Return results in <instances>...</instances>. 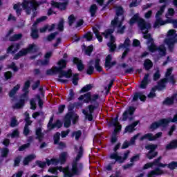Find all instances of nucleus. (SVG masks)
Returning a JSON list of instances; mask_svg holds the SVG:
<instances>
[{
    "label": "nucleus",
    "mask_w": 177,
    "mask_h": 177,
    "mask_svg": "<svg viewBox=\"0 0 177 177\" xmlns=\"http://www.w3.org/2000/svg\"><path fill=\"white\" fill-rule=\"evenodd\" d=\"M159 167L160 168H165V167H168V169L171 170H174L177 169V162L172 161L169 162V164H163L160 162H159Z\"/></svg>",
    "instance_id": "c756f323"
},
{
    "label": "nucleus",
    "mask_w": 177,
    "mask_h": 177,
    "mask_svg": "<svg viewBox=\"0 0 177 177\" xmlns=\"http://www.w3.org/2000/svg\"><path fill=\"white\" fill-rule=\"evenodd\" d=\"M135 111H136V108L134 106H129L127 110L124 111L123 112V115H122V118H120V120L122 122H126L127 120L129 121H133L134 118L133 117H129L132 116L135 113Z\"/></svg>",
    "instance_id": "f8f14e48"
},
{
    "label": "nucleus",
    "mask_w": 177,
    "mask_h": 177,
    "mask_svg": "<svg viewBox=\"0 0 177 177\" xmlns=\"http://www.w3.org/2000/svg\"><path fill=\"white\" fill-rule=\"evenodd\" d=\"M171 23H177V19H172L169 18L168 19L163 21L160 17L156 18V21L153 24V28H157L160 26H165V24H171Z\"/></svg>",
    "instance_id": "2eb2a0df"
},
{
    "label": "nucleus",
    "mask_w": 177,
    "mask_h": 177,
    "mask_svg": "<svg viewBox=\"0 0 177 177\" xmlns=\"http://www.w3.org/2000/svg\"><path fill=\"white\" fill-rule=\"evenodd\" d=\"M165 5L160 6V8L159 9V10H158V12H156V18H160V16H162V15L165 12Z\"/></svg>",
    "instance_id": "4d7b16f0"
},
{
    "label": "nucleus",
    "mask_w": 177,
    "mask_h": 177,
    "mask_svg": "<svg viewBox=\"0 0 177 177\" xmlns=\"http://www.w3.org/2000/svg\"><path fill=\"white\" fill-rule=\"evenodd\" d=\"M114 127L115 128H114V131L112 132V136H111V144H115V142H117L118 138H117V134L118 133H120V131H121V124H118L116 126H112Z\"/></svg>",
    "instance_id": "b1692460"
},
{
    "label": "nucleus",
    "mask_w": 177,
    "mask_h": 177,
    "mask_svg": "<svg viewBox=\"0 0 177 177\" xmlns=\"http://www.w3.org/2000/svg\"><path fill=\"white\" fill-rule=\"evenodd\" d=\"M30 80H27L26 81V82H24V86L23 87V92H24V93L21 95V97L23 98H28V88H30Z\"/></svg>",
    "instance_id": "f704fd0d"
},
{
    "label": "nucleus",
    "mask_w": 177,
    "mask_h": 177,
    "mask_svg": "<svg viewBox=\"0 0 177 177\" xmlns=\"http://www.w3.org/2000/svg\"><path fill=\"white\" fill-rule=\"evenodd\" d=\"M49 63L48 59H45L44 60L41 59H37L36 62V66L42 65V66H46Z\"/></svg>",
    "instance_id": "5fc2aeb1"
},
{
    "label": "nucleus",
    "mask_w": 177,
    "mask_h": 177,
    "mask_svg": "<svg viewBox=\"0 0 177 177\" xmlns=\"http://www.w3.org/2000/svg\"><path fill=\"white\" fill-rule=\"evenodd\" d=\"M35 164H36V166L39 167V168H42V169L48 166V163L43 162L41 160H36Z\"/></svg>",
    "instance_id": "bf43d9fd"
},
{
    "label": "nucleus",
    "mask_w": 177,
    "mask_h": 177,
    "mask_svg": "<svg viewBox=\"0 0 177 177\" xmlns=\"http://www.w3.org/2000/svg\"><path fill=\"white\" fill-rule=\"evenodd\" d=\"M62 126H64V123H62V121H60V120H57L55 121V123H48L47 124V127L48 129L51 131L55 128L57 129H60L62 128Z\"/></svg>",
    "instance_id": "bb28decb"
},
{
    "label": "nucleus",
    "mask_w": 177,
    "mask_h": 177,
    "mask_svg": "<svg viewBox=\"0 0 177 177\" xmlns=\"http://www.w3.org/2000/svg\"><path fill=\"white\" fill-rule=\"evenodd\" d=\"M9 126L12 128H14V127L18 126V121L17 120V118L12 117L10 119V124H9Z\"/></svg>",
    "instance_id": "0e129e2a"
},
{
    "label": "nucleus",
    "mask_w": 177,
    "mask_h": 177,
    "mask_svg": "<svg viewBox=\"0 0 177 177\" xmlns=\"http://www.w3.org/2000/svg\"><path fill=\"white\" fill-rule=\"evenodd\" d=\"M18 90H19V84H17V86L12 88V90L9 91V97L12 98L15 96V94H17Z\"/></svg>",
    "instance_id": "c03bdc74"
},
{
    "label": "nucleus",
    "mask_w": 177,
    "mask_h": 177,
    "mask_svg": "<svg viewBox=\"0 0 177 177\" xmlns=\"http://www.w3.org/2000/svg\"><path fill=\"white\" fill-rule=\"evenodd\" d=\"M129 46H130V39L129 38H126L124 39V42L123 44H120V45H118V49L126 48V49H124V51L123 52V54L122 55V59H124L126 57V56H127V54L129 53V51L130 50L129 49Z\"/></svg>",
    "instance_id": "6ab92c4d"
},
{
    "label": "nucleus",
    "mask_w": 177,
    "mask_h": 177,
    "mask_svg": "<svg viewBox=\"0 0 177 177\" xmlns=\"http://www.w3.org/2000/svg\"><path fill=\"white\" fill-rule=\"evenodd\" d=\"M172 74V67L168 68V69H166V72L165 73V78L163 79H168L171 78V77H174V75H171ZM174 80H175V78H174Z\"/></svg>",
    "instance_id": "8fccbe9b"
},
{
    "label": "nucleus",
    "mask_w": 177,
    "mask_h": 177,
    "mask_svg": "<svg viewBox=\"0 0 177 177\" xmlns=\"http://www.w3.org/2000/svg\"><path fill=\"white\" fill-rule=\"evenodd\" d=\"M177 97V93H174L171 96V97H166L165 100L162 102L163 105L166 106H171L174 104V101L175 100V97Z\"/></svg>",
    "instance_id": "2f4dec72"
},
{
    "label": "nucleus",
    "mask_w": 177,
    "mask_h": 177,
    "mask_svg": "<svg viewBox=\"0 0 177 177\" xmlns=\"http://www.w3.org/2000/svg\"><path fill=\"white\" fill-rule=\"evenodd\" d=\"M99 98H100V97L99 96V94L91 95V93L88 92V93H86V94L81 95L78 97V100L83 101L84 103H86V104H88V103L92 104L90 105L99 106V102L97 101V100H99Z\"/></svg>",
    "instance_id": "423d86ee"
},
{
    "label": "nucleus",
    "mask_w": 177,
    "mask_h": 177,
    "mask_svg": "<svg viewBox=\"0 0 177 177\" xmlns=\"http://www.w3.org/2000/svg\"><path fill=\"white\" fill-rule=\"evenodd\" d=\"M35 135H36L35 139L39 142H42L44 137L45 136V134L42 133V128L41 127H37V129H36Z\"/></svg>",
    "instance_id": "72a5a7b5"
},
{
    "label": "nucleus",
    "mask_w": 177,
    "mask_h": 177,
    "mask_svg": "<svg viewBox=\"0 0 177 177\" xmlns=\"http://www.w3.org/2000/svg\"><path fill=\"white\" fill-rule=\"evenodd\" d=\"M145 95L142 94L141 92H136L133 95V98H132V102H136L138 100H141V102H144L147 100Z\"/></svg>",
    "instance_id": "7c9ffc66"
},
{
    "label": "nucleus",
    "mask_w": 177,
    "mask_h": 177,
    "mask_svg": "<svg viewBox=\"0 0 177 177\" xmlns=\"http://www.w3.org/2000/svg\"><path fill=\"white\" fill-rule=\"evenodd\" d=\"M20 47L21 45L19 43L12 44L6 49V54L15 55V53H17V52H18L19 50Z\"/></svg>",
    "instance_id": "4be33fe9"
},
{
    "label": "nucleus",
    "mask_w": 177,
    "mask_h": 177,
    "mask_svg": "<svg viewBox=\"0 0 177 177\" xmlns=\"http://www.w3.org/2000/svg\"><path fill=\"white\" fill-rule=\"evenodd\" d=\"M67 4H68V1H66L64 2H55L53 1L51 6L55 8L59 9L61 11L66 10L67 8Z\"/></svg>",
    "instance_id": "393cba45"
},
{
    "label": "nucleus",
    "mask_w": 177,
    "mask_h": 177,
    "mask_svg": "<svg viewBox=\"0 0 177 177\" xmlns=\"http://www.w3.org/2000/svg\"><path fill=\"white\" fill-rule=\"evenodd\" d=\"M45 163H47L48 166H50V165H54V166H57L59 164H60V160L59 159H57V158H51V160H49V159L46 158L45 160Z\"/></svg>",
    "instance_id": "58836bf2"
},
{
    "label": "nucleus",
    "mask_w": 177,
    "mask_h": 177,
    "mask_svg": "<svg viewBox=\"0 0 177 177\" xmlns=\"http://www.w3.org/2000/svg\"><path fill=\"white\" fill-rule=\"evenodd\" d=\"M36 53H37V46H36V45L34 44H28V47L21 49L19 51H18V53L14 55V60H18L21 57H24L28 54Z\"/></svg>",
    "instance_id": "0eeeda50"
},
{
    "label": "nucleus",
    "mask_w": 177,
    "mask_h": 177,
    "mask_svg": "<svg viewBox=\"0 0 177 177\" xmlns=\"http://www.w3.org/2000/svg\"><path fill=\"white\" fill-rule=\"evenodd\" d=\"M160 160H162V156H159V158L154 159L151 162H148L144 165L142 169L146 170L153 167H158V168H160L159 167V162Z\"/></svg>",
    "instance_id": "5701e85b"
},
{
    "label": "nucleus",
    "mask_w": 177,
    "mask_h": 177,
    "mask_svg": "<svg viewBox=\"0 0 177 177\" xmlns=\"http://www.w3.org/2000/svg\"><path fill=\"white\" fill-rule=\"evenodd\" d=\"M25 103H26V100L19 99V101L18 102L15 103V104L12 106V109H23V107L24 106Z\"/></svg>",
    "instance_id": "4c0bfd02"
},
{
    "label": "nucleus",
    "mask_w": 177,
    "mask_h": 177,
    "mask_svg": "<svg viewBox=\"0 0 177 177\" xmlns=\"http://www.w3.org/2000/svg\"><path fill=\"white\" fill-rule=\"evenodd\" d=\"M93 63H95V66H93L95 69H96V71L101 73L102 72V66H100V59L96 58L95 61H93Z\"/></svg>",
    "instance_id": "79ce46f5"
},
{
    "label": "nucleus",
    "mask_w": 177,
    "mask_h": 177,
    "mask_svg": "<svg viewBox=\"0 0 177 177\" xmlns=\"http://www.w3.org/2000/svg\"><path fill=\"white\" fill-rule=\"evenodd\" d=\"M161 137H162V132L156 133L154 136H153V133H148L141 136V138H140V140L143 141L145 140H147L148 141L153 142Z\"/></svg>",
    "instance_id": "f3484780"
},
{
    "label": "nucleus",
    "mask_w": 177,
    "mask_h": 177,
    "mask_svg": "<svg viewBox=\"0 0 177 177\" xmlns=\"http://www.w3.org/2000/svg\"><path fill=\"white\" fill-rule=\"evenodd\" d=\"M164 172L163 170H162L159 167H156L154 169L150 171L149 173L147 174V177H153L154 176H161L163 175Z\"/></svg>",
    "instance_id": "c85d7f7f"
},
{
    "label": "nucleus",
    "mask_w": 177,
    "mask_h": 177,
    "mask_svg": "<svg viewBox=\"0 0 177 177\" xmlns=\"http://www.w3.org/2000/svg\"><path fill=\"white\" fill-rule=\"evenodd\" d=\"M97 10L98 8L96 4H91V6H90V8L88 9V13H90V17H95Z\"/></svg>",
    "instance_id": "c9c22d12"
},
{
    "label": "nucleus",
    "mask_w": 177,
    "mask_h": 177,
    "mask_svg": "<svg viewBox=\"0 0 177 177\" xmlns=\"http://www.w3.org/2000/svg\"><path fill=\"white\" fill-rule=\"evenodd\" d=\"M91 64H93V59L88 62V66L87 67V75H93V73L95 72V68Z\"/></svg>",
    "instance_id": "de8ad7c7"
},
{
    "label": "nucleus",
    "mask_w": 177,
    "mask_h": 177,
    "mask_svg": "<svg viewBox=\"0 0 177 177\" xmlns=\"http://www.w3.org/2000/svg\"><path fill=\"white\" fill-rule=\"evenodd\" d=\"M67 61L66 59H60L57 65L59 66H53L51 69L46 70V74L48 76H53L59 74V79H62L64 77L66 79H69L72 77V70L69 69L68 71H65L63 69L66 68Z\"/></svg>",
    "instance_id": "f257e3e1"
},
{
    "label": "nucleus",
    "mask_w": 177,
    "mask_h": 177,
    "mask_svg": "<svg viewBox=\"0 0 177 177\" xmlns=\"http://www.w3.org/2000/svg\"><path fill=\"white\" fill-rule=\"evenodd\" d=\"M160 121L167 122L168 124H169L170 122H172V123L177 122V115H174V118H172V119H171L169 118H164V119L159 120V121H158V122H160Z\"/></svg>",
    "instance_id": "09e8293b"
},
{
    "label": "nucleus",
    "mask_w": 177,
    "mask_h": 177,
    "mask_svg": "<svg viewBox=\"0 0 177 177\" xmlns=\"http://www.w3.org/2000/svg\"><path fill=\"white\" fill-rule=\"evenodd\" d=\"M177 148V140H174L169 142V144L166 145V150H171Z\"/></svg>",
    "instance_id": "a19ab883"
},
{
    "label": "nucleus",
    "mask_w": 177,
    "mask_h": 177,
    "mask_svg": "<svg viewBox=\"0 0 177 177\" xmlns=\"http://www.w3.org/2000/svg\"><path fill=\"white\" fill-rule=\"evenodd\" d=\"M1 157L3 158H6L8 157V155L9 154V149L5 147L1 148Z\"/></svg>",
    "instance_id": "13d9d810"
},
{
    "label": "nucleus",
    "mask_w": 177,
    "mask_h": 177,
    "mask_svg": "<svg viewBox=\"0 0 177 177\" xmlns=\"http://www.w3.org/2000/svg\"><path fill=\"white\" fill-rule=\"evenodd\" d=\"M142 34V38H144V39H147V45H150L148 46V51H150V53H154L157 50H159V47H157L156 44H154V40L153 39V37H151V35L150 33L144 32Z\"/></svg>",
    "instance_id": "9b49d317"
},
{
    "label": "nucleus",
    "mask_w": 177,
    "mask_h": 177,
    "mask_svg": "<svg viewBox=\"0 0 177 177\" xmlns=\"http://www.w3.org/2000/svg\"><path fill=\"white\" fill-rule=\"evenodd\" d=\"M84 154V148L80 146L77 157H75V160L72 162V169L71 172L64 174L66 177H73V176H80L81 171H82V163L78 164V161L81 160Z\"/></svg>",
    "instance_id": "7ed1b4c3"
},
{
    "label": "nucleus",
    "mask_w": 177,
    "mask_h": 177,
    "mask_svg": "<svg viewBox=\"0 0 177 177\" xmlns=\"http://www.w3.org/2000/svg\"><path fill=\"white\" fill-rule=\"evenodd\" d=\"M64 20L63 19H60V21H59V24L57 25V30H59V31L62 32L63 31L64 28Z\"/></svg>",
    "instance_id": "e2e57ef3"
},
{
    "label": "nucleus",
    "mask_w": 177,
    "mask_h": 177,
    "mask_svg": "<svg viewBox=\"0 0 177 177\" xmlns=\"http://www.w3.org/2000/svg\"><path fill=\"white\" fill-rule=\"evenodd\" d=\"M93 88V86L91 84H86V86H84L81 90H80V93H87L91 90Z\"/></svg>",
    "instance_id": "3c124183"
},
{
    "label": "nucleus",
    "mask_w": 177,
    "mask_h": 177,
    "mask_svg": "<svg viewBox=\"0 0 177 177\" xmlns=\"http://www.w3.org/2000/svg\"><path fill=\"white\" fill-rule=\"evenodd\" d=\"M79 116L73 112H68L64 115V128L67 129L71 127V122L75 124L78 122Z\"/></svg>",
    "instance_id": "9d476101"
},
{
    "label": "nucleus",
    "mask_w": 177,
    "mask_h": 177,
    "mask_svg": "<svg viewBox=\"0 0 177 177\" xmlns=\"http://www.w3.org/2000/svg\"><path fill=\"white\" fill-rule=\"evenodd\" d=\"M24 116L26 118H24V121H26V125L24 127H28V126L31 125V120H30V115L28 112L24 113Z\"/></svg>",
    "instance_id": "603ef678"
},
{
    "label": "nucleus",
    "mask_w": 177,
    "mask_h": 177,
    "mask_svg": "<svg viewBox=\"0 0 177 177\" xmlns=\"http://www.w3.org/2000/svg\"><path fill=\"white\" fill-rule=\"evenodd\" d=\"M136 23L138 24V27L140 28V30H141V31L145 30L147 34H148V30L151 28L150 23H147L144 19L139 17V14L138 13L133 15V16L129 20V25L130 26H133Z\"/></svg>",
    "instance_id": "20e7f679"
},
{
    "label": "nucleus",
    "mask_w": 177,
    "mask_h": 177,
    "mask_svg": "<svg viewBox=\"0 0 177 177\" xmlns=\"http://www.w3.org/2000/svg\"><path fill=\"white\" fill-rule=\"evenodd\" d=\"M93 34H95V35L96 36V39H97V41L100 43L102 41V35L99 34V30L96 27H93Z\"/></svg>",
    "instance_id": "49530a36"
},
{
    "label": "nucleus",
    "mask_w": 177,
    "mask_h": 177,
    "mask_svg": "<svg viewBox=\"0 0 177 177\" xmlns=\"http://www.w3.org/2000/svg\"><path fill=\"white\" fill-rule=\"evenodd\" d=\"M88 112L82 109V114L86 115V118L90 122L93 121V113H95V111L99 109V106L96 105H88Z\"/></svg>",
    "instance_id": "dca6fc26"
},
{
    "label": "nucleus",
    "mask_w": 177,
    "mask_h": 177,
    "mask_svg": "<svg viewBox=\"0 0 177 177\" xmlns=\"http://www.w3.org/2000/svg\"><path fill=\"white\" fill-rule=\"evenodd\" d=\"M167 37L165 39V44L168 46V50L172 53L174 51V44L177 42V35L175 34V30H169Z\"/></svg>",
    "instance_id": "6e6552de"
},
{
    "label": "nucleus",
    "mask_w": 177,
    "mask_h": 177,
    "mask_svg": "<svg viewBox=\"0 0 177 177\" xmlns=\"http://www.w3.org/2000/svg\"><path fill=\"white\" fill-rule=\"evenodd\" d=\"M21 38H23V34H15L9 37V41L15 42L21 40Z\"/></svg>",
    "instance_id": "ea45409f"
},
{
    "label": "nucleus",
    "mask_w": 177,
    "mask_h": 177,
    "mask_svg": "<svg viewBox=\"0 0 177 177\" xmlns=\"http://www.w3.org/2000/svg\"><path fill=\"white\" fill-rule=\"evenodd\" d=\"M106 46L109 48V53H114L115 49H117V45L115 44L108 43Z\"/></svg>",
    "instance_id": "052dcab7"
},
{
    "label": "nucleus",
    "mask_w": 177,
    "mask_h": 177,
    "mask_svg": "<svg viewBox=\"0 0 177 177\" xmlns=\"http://www.w3.org/2000/svg\"><path fill=\"white\" fill-rule=\"evenodd\" d=\"M156 149L157 145H148L145 146V149L149 150L148 152H147V154H145V157L148 160H153V158H156L158 154L157 151H155Z\"/></svg>",
    "instance_id": "ddd939ff"
},
{
    "label": "nucleus",
    "mask_w": 177,
    "mask_h": 177,
    "mask_svg": "<svg viewBox=\"0 0 177 177\" xmlns=\"http://www.w3.org/2000/svg\"><path fill=\"white\" fill-rule=\"evenodd\" d=\"M75 98V93L73 92V89L71 88L69 90V95H68V98L66 99V101L68 102H71Z\"/></svg>",
    "instance_id": "6e6d98bb"
},
{
    "label": "nucleus",
    "mask_w": 177,
    "mask_h": 177,
    "mask_svg": "<svg viewBox=\"0 0 177 177\" xmlns=\"http://www.w3.org/2000/svg\"><path fill=\"white\" fill-rule=\"evenodd\" d=\"M82 135V133L81 131H77L72 132V137H75V140H80V138H81V136Z\"/></svg>",
    "instance_id": "864d4df0"
},
{
    "label": "nucleus",
    "mask_w": 177,
    "mask_h": 177,
    "mask_svg": "<svg viewBox=\"0 0 177 177\" xmlns=\"http://www.w3.org/2000/svg\"><path fill=\"white\" fill-rule=\"evenodd\" d=\"M150 74L147 73L142 77V80L141 81V84H140V88L145 89L149 84H150Z\"/></svg>",
    "instance_id": "a878e982"
},
{
    "label": "nucleus",
    "mask_w": 177,
    "mask_h": 177,
    "mask_svg": "<svg viewBox=\"0 0 177 177\" xmlns=\"http://www.w3.org/2000/svg\"><path fill=\"white\" fill-rule=\"evenodd\" d=\"M67 158V153L66 152H62L60 156H59V160H60V165H64L66 162V160Z\"/></svg>",
    "instance_id": "a18cd8bd"
},
{
    "label": "nucleus",
    "mask_w": 177,
    "mask_h": 177,
    "mask_svg": "<svg viewBox=\"0 0 177 177\" xmlns=\"http://www.w3.org/2000/svg\"><path fill=\"white\" fill-rule=\"evenodd\" d=\"M35 159V155L34 154H30L27 156V157L24 158V160H23V164L24 166L28 165V163L33 160Z\"/></svg>",
    "instance_id": "37998d69"
},
{
    "label": "nucleus",
    "mask_w": 177,
    "mask_h": 177,
    "mask_svg": "<svg viewBox=\"0 0 177 177\" xmlns=\"http://www.w3.org/2000/svg\"><path fill=\"white\" fill-rule=\"evenodd\" d=\"M124 21V10L123 7L117 6L115 8V17L114 19L111 21V26L113 28H118L117 32L118 34H124V30L126 26H123V22Z\"/></svg>",
    "instance_id": "f03ea898"
},
{
    "label": "nucleus",
    "mask_w": 177,
    "mask_h": 177,
    "mask_svg": "<svg viewBox=\"0 0 177 177\" xmlns=\"http://www.w3.org/2000/svg\"><path fill=\"white\" fill-rule=\"evenodd\" d=\"M139 124V120H136L133 122L132 124H130L127 126H126V128H124V132L125 133H133V131H135V127Z\"/></svg>",
    "instance_id": "473e14b6"
},
{
    "label": "nucleus",
    "mask_w": 177,
    "mask_h": 177,
    "mask_svg": "<svg viewBox=\"0 0 177 177\" xmlns=\"http://www.w3.org/2000/svg\"><path fill=\"white\" fill-rule=\"evenodd\" d=\"M83 38L86 39L87 41H91L93 39V33L88 31L87 33L84 34Z\"/></svg>",
    "instance_id": "338daca9"
},
{
    "label": "nucleus",
    "mask_w": 177,
    "mask_h": 177,
    "mask_svg": "<svg viewBox=\"0 0 177 177\" xmlns=\"http://www.w3.org/2000/svg\"><path fill=\"white\" fill-rule=\"evenodd\" d=\"M130 153V151L129 150L126 151L124 153V156L121 157L117 154V152L112 153L111 155H109V158L111 160H115V162L122 164L124 163L126 160H127V158L129 157V154Z\"/></svg>",
    "instance_id": "4468645a"
},
{
    "label": "nucleus",
    "mask_w": 177,
    "mask_h": 177,
    "mask_svg": "<svg viewBox=\"0 0 177 177\" xmlns=\"http://www.w3.org/2000/svg\"><path fill=\"white\" fill-rule=\"evenodd\" d=\"M55 36H57V32H54L50 35H48V36H46V41H52L53 40H54V39H55Z\"/></svg>",
    "instance_id": "69168bd1"
},
{
    "label": "nucleus",
    "mask_w": 177,
    "mask_h": 177,
    "mask_svg": "<svg viewBox=\"0 0 177 177\" xmlns=\"http://www.w3.org/2000/svg\"><path fill=\"white\" fill-rule=\"evenodd\" d=\"M111 61H113V56L111 55H106L104 64L105 68L110 69L111 68H113V66H115L116 62Z\"/></svg>",
    "instance_id": "cd10ccee"
},
{
    "label": "nucleus",
    "mask_w": 177,
    "mask_h": 177,
    "mask_svg": "<svg viewBox=\"0 0 177 177\" xmlns=\"http://www.w3.org/2000/svg\"><path fill=\"white\" fill-rule=\"evenodd\" d=\"M30 37H32V39H33L34 40L37 39L39 38L37 29L32 30V33L30 34Z\"/></svg>",
    "instance_id": "680f3d73"
},
{
    "label": "nucleus",
    "mask_w": 177,
    "mask_h": 177,
    "mask_svg": "<svg viewBox=\"0 0 177 177\" xmlns=\"http://www.w3.org/2000/svg\"><path fill=\"white\" fill-rule=\"evenodd\" d=\"M53 140L54 141V145H59V149L63 150L66 148V143L60 141V133H59V132H55V133H54Z\"/></svg>",
    "instance_id": "a211bd4d"
},
{
    "label": "nucleus",
    "mask_w": 177,
    "mask_h": 177,
    "mask_svg": "<svg viewBox=\"0 0 177 177\" xmlns=\"http://www.w3.org/2000/svg\"><path fill=\"white\" fill-rule=\"evenodd\" d=\"M23 10H26L27 15H30L31 12H33L32 14V19H34L37 16V7H39V3L38 1H30V0H24L23 1Z\"/></svg>",
    "instance_id": "39448f33"
},
{
    "label": "nucleus",
    "mask_w": 177,
    "mask_h": 177,
    "mask_svg": "<svg viewBox=\"0 0 177 177\" xmlns=\"http://www.w3.org/2000/svg\"><path fill=\"white\" fill-rule=\"evenodd\" d=\"M169 124V123H168V122L164 120H161L160 122H154L151 123V124H150L149 129L151 131H154L158 129L159 127L166 128L168 127Z\"/></svg>",
    "instance_id": "aec40b11"
},
{
    "label": "nucleus",
    "mask_w": 177,
    "mask_h": 177,
    "mask_svg": "<svg viewBox=\"0 0 177 177\" xmlns=\"http://www.w3.org/2000/svg\"><path fill=\"white\" fill-rule=\"evenodd\" d=\"M113 29H107L106 30H105V32H102V35H104V37H105V39H108V37H109V42L108 44H114V43L115 42V37H114V35H113Z\"/></svg>",
    "instance_id": "412c9836"
},
{
    "label": "nucleus",
    "mask_w": 177,
    "mask_h": 177,
    "mask_svg": "<svg viewBox=\"0 0 177 177\" xmlns=\"http://www.w3.org/2000/svg\"><path fill=\"white\" fill-rule=\"evenodd\" d=\"M144 69L147 71H150L153 68V62L150 59H145L144 60Z\"/></svg>",
    "instance_id": "e433bc0d"
},
{
    "label": "nucleus",
    "mask_w": 177,
    "mask_h": 177,
    "mask_svg": "<svg viewBox=\"0 0 177 177\" xmlns=\"http://www.w3.org/2000/svg\"><path fill=\"white\" fill-rule=\"evenodd\" d=\"M171 83L172 85L175 84V80H174V77L171 76L169 79L168 78H163L161 79L159 82H158V86H154V87L151 88V91L150 93H156V91H162L166 87L165 84L166 83Z\"/></svg>",
    "instance_id": "1a4fd4ad"
},
{
    "label": "nucleus",
    "mask_w": 177,
    "mask_h": 177,
    "mask_svg": "<svg viewBox=\"0 0 177 177\" xmlns=\"http://www.w3.org/2000/svg\"><path fill=\"white\" fill-rule=\"evenodd\" d=\"M156 51H159L160 56H165L166 55V48L163 46H159V49Z\"/></svg>",
    "instance_id": "774afa93"
}]
</instances>
